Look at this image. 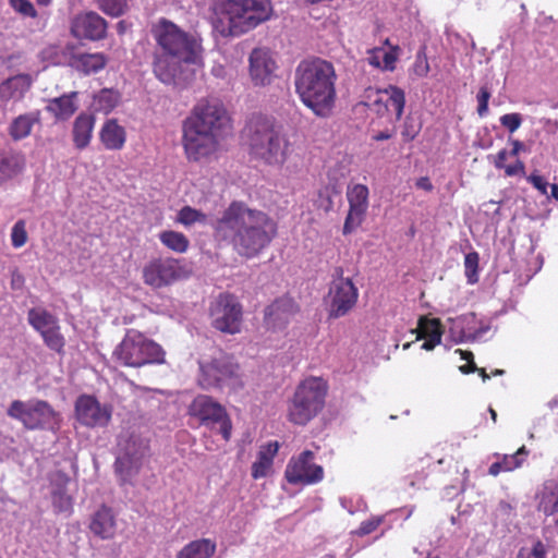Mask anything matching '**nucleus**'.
Wrapping results in <instances>:
<instances>
[{"instance_id": "nucleus-56", "label": "nucleus", "mask_w": 558, "mask_h": 558, "mask_svg": "<svg viewBox=\"0 0 558 558\" xmlns=\"http://www.w3.org/2000/svg\"><path fill=\"white\" fill-rule=\"evenodd\" d=\"M441 340L439 339L438 335H436V338H426V341L422 344V349L426 351L433 350L437 344H439Z\"/></svg>"}, {"instance_id": "nucleus-14", "label": "nucleus", "mask_w": 558, "mask_h": 558, "mask_svg": "<svg viewBox=\"0 0 558 558\" xmlns=\"http://www.w3.org/2000/svg\"><path fill=\"white\" fill-rule=\"evenodd\" d=\"M184 277V270L174 258H155L143 268L144 283L160 289L172 284Z\"/></svg>"}, {"instance_id": "nucleus-43", "label": "nucleus", "mask_w": 558, "mask_h": 558, "mask_svg": "<svg viewBox=\"0 0 558 558\" xmlns=\"http://www.w3.org/2000/svg\"><path fill=\"white\" fill-rule=\"evenodd\" d=\"M11 241L14 247L23 246L27 241V233L24 221H17L11 231Z\"/></svg>"}, {"instance_id": "nucleus-36", "label": "nucleus", "mask_w": 558, "mask_h": 558, "mask_svg": "<svg viewBox=\"0 0 558 558\" xmlns=\"http://www.w3.org/2000/svg\"><path fill=\"white\" fill-rule=\"evenodd\" d=\"M159 239L165 246L177 253H184L189 247L187 238L177 231H163L160 233Z\"/></svg>"}, {"instance_id": "nucleus-28", "label": "nucleus", "mask_w": 558, "mask_h": 558, "mask_svg": "<svg viewBox=\"0 0 558 558\" xmlns=\"http://www.w3.org/2000/svg\"><path fill=\"white\" fill-rule=\"evenodd\" d=\"M69 481V476L61 471H57L52 476V483L56 486L51 493L52 506L58 513H70L72 510L73 500L65 490Z\"/></svg>"}, {"instance_id": "nucleus-50", "label": "nucleus", "mask_w": 558, "mask_h": 558, "mask_svg": "<svg viewBox=\"0 0 558 558\" xmlns=\"http://www.w3.org/2000/svg\"><path fill=\"white\" fill-rule=\"evenodd\" d=\"M380 522H381L380 518H373L371 520L364 521L361 523L356 533L361 536L367 535V534L372 533L373 531H375L378 527V525L380 524Z\"/></svg>"}, {"instance_id": "nucleus-25", "label": "nucleus", "mask_w": 558, "mask_h": 558, "mask_svg": "<svg viewBox=\"0 0 558 558\" xmlns=\"http://www.w3.org/2000/svg\"><path fill=\"white\" fill-rule=\"evenodd\" d=\"M296 311L298 307L292 299H278L265 310V322L270 328H282Z\"/></svg>"}, {"instance_id": "nucleus-41", "label": "nucleus", "mask_w": 558, "mask_h": 558, "mask_svg": "<svg viewBox=\"0 0 558 558\" xmlns=\"http://www.w3.org/2000/svg\"><path fill=\"white\" fill-rule=\"evenodd\" d=\"M97 100L101 110L110 111L117 106L119 95L116 92L104 89L99 93Z\"/></svg>"}, {"instance_id": "nucleus-17", "label": "nucleus", "mask_w": 558, "mask_h": 558, "mask_svg": "<svg viewBox=\"0 0 558 558\" xmlns=\"http://www.w3.org/2000/svg\"><path fill=\"white\" fill-rule=\"evenodd\" d=\"M190 414L197 417L203 424H220V432L226 440L231 434V423L225 409L208 396H197L190 405Z\"/></svg>"}, {"instance_id": "nucleus-2", "label": "nucleus", "mask_w": 558, "mask_h": 558, "mask_svg": "<svg viewBox=\"0 0 558 558\" xmlns=\"http://www.w3.org/2000/svg\"><path fill=\"white\" fill-rule=\"evenodd\" d=\"M157 43L153 71L165 84H173L181 77L183 64L197 63L202 54L199 39L167 19H160L151 27Z\"/></svg>"}, {"instance_id": "nucleus-32", "label": "nucleus", "mask_w": 558, "mask_h": 558, "mask_svg": "<svg viewBox=\"0 0 558 558\" xmlns=\"http://www.w3.org/2000/svg\"><path fill=\"white\" fill-rule=\"evenodd\" d=\"M107 59L102 53H81L73 56L71 65L85 75L96 73L105 68Z\"/></svg>"}, {"instance_id": "nucleus-7", "label": "nucleus", "mask_w": 558, "mask_h": 558, "mask_svg": "<svg viewBox=\"0 0 558 558\" xmlns=\"http://www.w3.org/2000/svg\"><path fill=\"white\" fill-rule=\"evenodd\" d=\"M327 385L319 377H310L296 388L289 407V418L294 424L305 425L324 408Z\"/></svg>"}, {"instance_id": "nucleus-9", "label": "nucleus", "mask_w": 558, "mask_h": 558, "mask_svg": "<svg viewBox=\"0 0 558 558\" xmlns=\"http://www.w3.org/2000/svg\"><path fill=\"white\" fill-rule=\"evenodd\" d=\"M8 416L20 421L27 429L57 430L60 427L61 416L44 400L28 401L14 400L7 410Z\"/></svg>"}, {"instance_id": "nucleus-57", "label": "nucleus", "mask_w": 558, "mask_h": 558, "mask_svg": "<svg viewBox=\"0 0 558 558\" xmlns=\"http://www.w3.org/2000/svg\"><path fill=\"white\" fill-rule=\"evenodd\" d=\"M507 157H508V153L504 149V150H500L498 154H497V157H496V160H495V166L496 168H505V161L507 160Z\"/></svg>"}, {"instance_id": "nucleus-3", "label": "nucleus", "mask_w": 558, "mask_h": 558, "mask_svg": "<svg viewBox=\"0 0 558 558\" xmlns=\"http://www.w3.org/2000/svg\"><path fill=\"white\" fill-rule=\"evenodd\" d=\"M230 130V117L219 100H199L183 125V146L187 158L198 161L215 154Z\"/></svg>"}, {"instance_id": "nucleus-34", "label": "nucleus", "mask_w": 558, "mask_h": 558, "mask_svg": "<svg viewBox=\"0 0 558 558\" xmlns=\"http://www.w3.org/2000/svg\"><path fill=\"white\" fill-rule=\"evenodd\" d=\"M538 511L551 515L558 511V484L548 482L538 494Z\"/></svg>"}, {"instance_id": "nucleus-18", "label": "nucleus", "mask_w": 558, "mask_h": 558, "mask_svg": "<svg viewBox=\"0 0 558 558\" xmlns=\"http://www.w3.org/2000/svg\"><path fill=\"white\" fill-rule=\"evenodd\" d=\"M77 421L87 427H105L111 420V408L102 405L93 397L83 395L75 402Z\"/></svg>"}, {"instance_id": "nucleus-51", "label": "nucleus", "mask_w": 558, "mask_h": 558, "mask_svg": "<svg viewBox=\"0 0 558 558\" xmlns=\"http://www.w3.org/2000/svg\"><path fill=\"white\" fill-rule=\"evenodd\" d=\"M527 181L536 190H538L543 195L547 194L548 183L545 181V179L542 175H539L537 173H532L531 175L527 177Z\"/></svg>"}, {"instance_id": "nucleus-23", "label": "nucleus", "mask_w": 558, "mask_h": 558, "mask_svg": "<svg viewBox=\"0 0 558 558\" xmlns=\"http://www.w3.org/2000/svg\"><path fill=\"white\" fill-rule=\"evenodd\" d=\"M26 168L22 151L0 148V186L21 175Z\"/></svg>"}, {"instance_id": "nucleus-48", "label": "nucleus", "mask_w": 558, "mask_h": 558, "mask_svg": "<svg viewBox=\"0 0 558 558\" xmlns=\"http://www.w3.org/2000/svg\"><path fill=\"white\" fill-rule=\"evenodd\" d=\"M490 98V93L487 87H481L477 94V112L480 117H484L488 112V100Z\"/></svg>"}, {"instance_id": "nucleus-58", "label": "nucleus", "mask_w": 558, "mask_h": 558, "mask_svg": "<svg viewBox=\"0 0 558 558\" xmlns=\"http://www.w3.org/2000/svg\"><path fill=\"white\" fill-rule=\"evenodd\" d=\"M395 62H396V57L392 53L384 52L385 69L392 70Z\"/></svg>"}, {"instance_id": "nucleus-8", "label": "nucleus", "mask_w": 558, "mask_h": 558, "mask_svg": "<svg viewBox=\"0 0 558 558\" xmlns=\"http://www.w3.org/2000/svg\"><path fill=\"white\" fill-rule=\"evenodd\" d=\"M113 355L124 366L141 367L165 363V351L155 341L138 331H129L116 348Z\"/></svg>"}, {"instance_id": "nucleus-63", "label": "nucleus", "mask_w": 558, "mask_h": 558, "mask_svg": "<svg viewBox=\"0 0 558 558\" xmlns=\"http://www.w3.org/2000/svg\"><path fill=\"white\" fill-rule=\"evenodd\" d=\"M550 190H551V197H554L555 199L558 201V185L551 184Z\"/></svg>"}, {"instance_id": "nucleus-62", "label": "nucleus", "mask_w": 558, "mask_h": 558, "mask_svg": "<svg viewBox=\"0 0 558 558\" xmlns=\"http://www.w3.org/2000/svg\"><path fill=\"white\" fill-rule=\"evenodd\" d=\"M23 281V278L20 274L17 272H13L12 275V287L15 288V287H19Z\"/></svg>"}, {"instance_id": "nucleus-64", "label": "nucleus", "mask_w": 558, "mask_h": 558, "mask_svg": "<svg viewBox=\"0 0 558 558\" xmlns=\"http://www.w3.org/2000/svg\"><path fill=\"white\" fill-rule=\"evenodd\" d=\"M476 371H478L480 375L482 376L483 380H486L489 378V375H487V373L485 372L484 368H477Z\"/></svg>"}, {"instance_id": "nucleus-47", "label": "nucleus", "mask_w": 558, "mask_h": 558, "mask_svg": "<svg viewBox=\"0 0 558 558\" xmlns=\"http://www.w3.org/2000/svg\"><path fill=\"white\" fill-rule=\"evenodd\" d=\"M500 123L502 126L507 128L509 132L513 133L520 128L522 117L520 113H507L500 117Z\"/></svg>"}, {"instance_id": "nucleus-38", "label": "nucleus", "mask_w": 558, "mask_h": 558, "mask_svg": "<svg viewBox=\"0 0 558 558\" xmlns=\"http://www.w3.org/2000/svg\"><path fill=\"white\" fill-rule=\"evenodd\" d=\"M478 260L480 256L476 252H471L464 257V268L468 282L474 284L478 281Z\"/></svg>"}, {"instance_id": "nucleus-31", "label": "nucleus", "mask_w": 558, "mask_h": 558, "mask_svg": "<svg viewBox=\"0 0 558 558\" xmlns=\"http://www.w3.org/2000/svg\"><path fill=\"white\" fill-rule=\"evenodd\" d=\"M40 114L38 111L27 112L20 114L9 125V134L13 141H21L27 137L34 124L38 123Z\"/></svg>"}, {"instance_id": "nucleus-30", "label": "nucleus", "mask_w": 558, "mask_h": 558, "mask_svg": "<svg viewBox=\"0 0 558 558\" xmlns=\"http://www.w3.org/2000/svg\"><path fill=\"white\" fill-rule=\"evenodd\" d=\"M76 93L65 94L48 100L46 110L58 120H68L77 110L74 101Z\"/></svg>"}, {"instance_id": "nucleus-37", "label": "nucleus", "mask_w": 558, "mask_h": 558, "mask_svg": "<svg viewBox=\"0 0 558 558\" xmlns=\"http://www.w3.org/2000/svg\"><path fill=\"white\" fill-rule=\"evenodd\" d=\"M178 221L184 226H192L194 223L205 225L207 222V216L190 206H184L178 214Z\"/></svg>"}, {"instance_id": "nucleus-39", "label": "nucleus", "mask_w": 558, "mask_h": 558, "mask_svg": "<svg viewBox=\"0 0 558 558\" xmlns=\"http://www.w3.org/2000/svg\"><path fill=\"white\" fill-rule=\"evenodd\" d=\"M100 9L112 16H119L126 7L125 0H98Z\"/></svg>"}, {"instance_id": "nucleus-52", "label": "nucleus", "mask_w": 558, "mask_h": 558, "mask_svg": "<svg viewBox=\"0 0 558 558\" xmlns=\"http://www.w3.org/2000/svg\"><path fill=\"white\" fill-rule=\"evenodd\" d=\"M278 449H279V445L277 441L269 442L267 446L262 447V449L258 452V456L265 457L266 459L269 460V462L272 463V460H274L275 456L277 454Z\"/></svg>"}, {"instance_id": "nucleus-29", "label": "nucleus", "mask_w": 558, "mask_h": 558, "mask_svg": "<svg viewBox=\"0 0 558 558\" xmlns=\"http://www.w3.org/2000/svg\"><path fill=\"white\" fill-rule=\"evenodd\" d=\"M94 126L95 117L93 114L81 113L75 118L72 128V140L75 148L82 150L89 145Z\"/></svg>"}, {"instance_id": "nucleus-46", "label": "nucleus", "mask_w": 558, "mask_h": 558, "mask_svg": "<svg viewBox=\"0 0 558 558\" xmlns=\"http://www.w3.org/2000/svg\"><path fill=\"white\" fill-rule=\"evenodd\" d=\"M517 558H546V547L542 542H535L531 549L522 548Z\"/></svg>"}, {"instance_id": "nucleus-16", "label": "nucleus", "mask_w": 558, "mask_h": 558, "mask_svg": "<svg viewBox=\"0 0 558 558\" xmlns=\"http://www.w3.org/2000/svg\"><path fill=\"white\" fill-rule=\"evenodd\" d=\"M313 460L314 453L311 450H305L299 457L292 458L284 471L286 480L294 485H310L320 482L324 477V470Z\"/></svg>"}, {"instance_id": "nucleus-26", "label": "nucleus", "mask_w": 558, "mask_h": 558, "mask_svg": "<svg viewBox=\"0 0 558 558\" xmlns=\"http://www.w3.org/2000/svg\"><path fill=\"white\" fill-rule=\"evenodd\" d=\"M99 140L106 149L121 150L126 142V131L116 119H109L99 131Z\"/></svg>"}, {"instance_id": "nucleus-15", "label": "nucleus", "mask_w": 558, "mask_h": 558, "mask_svg": "<svg viewBox=\"0 0 558 558\" xmlns=\"http://www.w3.org/2000/svg\"><path fill=\"white\" fill-rule=\"evenodd\" d=\"M29 325L40 333L45 344L59 354L63 353L65 339L60 332L56 316L44 308H31L27 314Z\"/></svg>"}, {"instance_id": "nucleus-54", "label": "nucleus", "mask_w": 558, "mask_h": 558, "mask_svg": "<svg viewBox=\"0 0 558 558\" xmlns=\"http://www.w3.org/2000/svg\"><path fill=\"white\" fill-rule=\"evenodd\" d=\"M488 330V327H482L480 329H477L475 332L473 333H469V335H463L461 338H460V341H474L476 339H478L484 332H486Z\"/></svg>"}, {"instance_id": "nucleus-13", "label": "nucleus", "mask_w": 558, "mask_h": 558, "mask_svg": "<svg viewBox=\"0 0 558 558\" xmlns=\"http://www.w3.org/2000/svg\"><path fill=\"white\" fill-rule=\"evenodd\" d=\"M339 277L333 279L328 293L329 317L339 318L347 315L356 304L359 291L348 278H342V270H337Z\"/></svg>"}, {"instance_id": "nucleus-19", "label": "nucleus", "mask_w": 558, "mask_h": 558, "mask_svg": "<svg viewBox=\"0 0 558 558\" xmlns=\"http://www.w3.org/2000/svg\"><path fill=\"white\" fill-rule=\"evenodd\" d=\"M347 198L349 213L343 225V234L353 232L360 227L368 208V189L364 184L348 186Z\"/></svg>"}, {"instance_id": "nucleus-45", "label": "nucleus", "mask_w": 558, "mask_h": 558, "mask_svg": "<svg viewBox=\"0 0 558 558\" xmlns=\"http://www.w3.org/2000/svg\"><path fill=\"white\" fill-rule=\"evenodd\" d=\"M271 465L272 463L269 462L268 459L258 456L257 460L252 465V476L254 478L265 477L268 474Z\"/></svg>"}, {"instance_id": "nucleus-44", "label": "nucleus", "mask_w": 558, "mask_h": 558, "mask_svg": "<svg viewBox=\"0 0 558 558\" xmlns=\"http://www.w3.org/2000/svg\"><path fill=\"white\" fill-rule=\"evenodd\" d=\"M521 454H526V449L524 446L519 448L514 454L504 456L502 460L499 461L504 468V471L509 472L519 468L522 463V460L519 458Z\"/></svg>"}, {"instance_id": "nucleus-22", "label": "nucleus", "mask_w": 558, "mask_h": 558, "mask_svg": "<svg viewBox=\"0 0 558 558\" xmlns=\"http://www.w3.org/2000/svg\"><path fill=\"white\" fill-rule=\"evenodd\" d=\"M34 78L31 74L20 73L8 77L0 83V101L17 102L31 89Z\"/></svg>"}, {"instance_id": "nucleus-10", "label": "nucleus", "mask_w": 558, "mask_h": 558, "mask_svg": "<svg viewBox=\"0 0 558 558\" xmlns=\"http://www.w3.org/2000/svg\"><path fill=\"white\" fill-rule=\"evenodd\" d=\"M199 368L198 383L204 389L240 385L239 365L231 356L221 355L208 363H201Z\"/></svg>"}, {"instance_id": "nucleus-40", "label": "nucleus", "mask_w": 558, "mask_h": 558, "mask_svg": "<svg viewBox=\"0 0 558 558\" xmlns=\"http://www.w3.org/2000/svg\"><path fill=\"white\" fill-rule=\"evenodd\" d=\"M421 123L412 117H407L403 123L401 135L405 142L413 141L421 131Z\"/></svg>"}, {"instance_id": "nucleus-59", "label": "nucleus", "mask_w": 558, "mask_h": 558, "mask_svg": "<svg viewBox=\"0 0 558 558\" xmlns=\"http://www.w3.org/2000/svg\"><path fill=\"white\" fill-rule=\"evenodd\" d=\"M500 472H505L501 463L499 461L493 463L489 466L488 473L493 476H497Z\"/></svg>"}, {"instance_id": "nucleus-20", "label": "nucleus", "mask_w": 558, "mask_h": 558, "mask_svg": "<svg viewBox=\"0 0 558 558\" xmlns=\"http://www.w3.org/2000/svg\"><path fill=\"white\" fill-rule=\"evenodd\" d=\"M71 32L76 38L100 40L107 34V22L96 12H85L74 17Z\"/></svg>"}, {"instance_id": "nucleus-61", "label": "nucleus", "mask_w": 558, "mask_h": 558, "mask_svg": "<svg viewBox=\"0 0 558 558\" xmlns=\"http://www.w3.org/2000/svg\"><path fill=\"white\" fill-rule=\"evenodd\" d=\"M392 134L388 131H383V132H379L377 133L376 135H374V140L375 141H386V140H389L391 138Z\"/></svg>"}, {"instance_id": "nucleus-5", "label": "nucleus", "mask_w": 558, "mask_h": 558, "mask_svg": "<svg viewBox=\"0 0 558 558\" xmlns=\"http://www.w3.org/2000/svg\"><path fill=\"white\" fill-rule=\"evenodd\" d=\"M210 22L221 36H239L268 21L270 0H213Z\"/></svg>"}, {"instance_id": "nucleus-33", "label": "nucleus", "mask_w": 558, "mask_h": 558, "mask_svg": "<svg viewBox=\"0 0 558 558\" xmlns=\"http://www.w3.org/2000/svg\"><path fill=\"white\" fill-rule=\"evenodd\" d=\"M216 551V543L209 538H201L186 544L177 558H210Z\"/></svg>"}, {"instance_id": "nucleus-11", "label": "nucleus", "mask_w": 558, "mask_h": 558, "mask_svg": "<svg viewBox=\"0 0 558 558\" xmlns=\"http://www.w3.org/2000/svg\"><path fill=\"white\" fill-rule=\"evenodd\" d=\"M209 315L213 327L221 332L234 335L241 329L242 306L232 294H220L211 303Z\"/></svg>"}, {"instance_id": "nucleus-55", "label": "nucleus", "mask_w": 558, "mask_h": 558, "mask_svg": "<svg viewBox=\"0 0 558 558\" xmlns=\"http://www.w3.org/2000/svg\"><path fill=\"white\" fill-rule=\"evenodd\" d=\"M416 187L421 189V190H424V191H432L433 190V184L432 182L429 181V179L427 177H422L420 178L416 183H415Z\"/></svg>"}, {"instance_id": "nucleus-12", "label": "nucleus", "mask_w": 558, "mask_h": 558, "mask_svg": "<svg viewBox=\"0 0 558 558\" xmlns=\"http://www.w3.org/2000/svg\"><path fill=\"white\" fill-rule=\"evenodd\" d=\"M120 453L116 460V471L123 482H128L140 471L147 452V442L140 436L130 435L119 441Z\"/></svg>"}, {"instance_id": "nucleus-42", "label": "nucleus", "mask_w": 558, "mask_h": 558, "mask_svg": "<svg viewBox=\"0 0 558 558\" xmlns=\"http://www.w3.org/2000/svg\"><path fill=\"white\" fill-rule=\"evenodd\" d=\"M12 9L26 17H36L37 11L34 4L29 0H10Z\"/></svg>"}, {"instance_id": "nucleus-6", "label": "nucleus", "mask_w": 558, "mask_h": 558, "mask_svg": "<svg viewBox=\"0 0 558 558\" xmlns=\"http://www.w3.org/2000/svg\"><path fill=\"white\" fill-rule=\"evenodd\" d=\"M243 140L250 155L267 165H282L292 151V145L282 126L272 118L253 116L243 130Z\"/></svg>"}, {"instance_id": "nucleus-35", "label": "nucleus", "mask_w": 558, "mask_h": 558, "mask_svg": "<svg viewBox=\"0 0 558 558\" xmlns=\"http://www.w3.org/2000/svg\"><path fill=\"white\" fill-rule=\"evenodd\" d=\"M413 333H416V340L422 338H436L438 335L441 340L442 329L440 320L437 318H427L425 316H421L418 318L417 329L412 330Z\"/></svg>"}, {"instance_id": "nucleus-1", "label": "nucleus", "mask_w": 558, "mask_h": 558, "mask_svg": "<svg viewBox=\"0 0 558 558\" xmlns=\"http://www.w3.org/2000/svg\"><path fill=\"white\" fill-rule=\"evenodd\" d=\"M216 235L241 256L253 257L276 235L277 227L267 214L244 203L232 202L214 225Z\"/></svg>"}, {"instance_id": "nucleus-24", "label": "nucleus", "mask_w": 558, "mask_h": 558, "mask_svg": "<svg viewBox=\"0 0 558 558\" xmlns=\"http://www.w3.org/2000/svg\"><path fill=\"white\" fill-rule=\"evenodd\" d=\"M405 105L404 92L393 85L384 90L377 92V98L373 101V107L378 114H384L390 107L396 111V119L400 120Z\"/></svg>"}, {"instance_id": "nucleus-60", "label": "nucleus", "mask_w": 558, "mask_h": 558, "mask_svg": "<svg viewBox=\"0 0 558 558\" xmlns=\"http://www.w3.org/2000/svg\"><path fill=\"white\" fill-rule=\"evenodd\" d=\"M512 150L510 151V155L511 156H517L523 148H524V145L520 142V141H512Z\"/></svg>"}, {"instance_id": "nucleus-27", "label": "nucleus", "mask_w": 558, "mask_h": 558, "mask_svg": "<svg viewBox=\"0 0 558 558\" xmlns=\"http://www.w3.org/2000/svg\"><path fill=\"white\" fill-rule=\"evenodd\" d=\"M90 531L102 539H110L116 534L117 523L112 510L102 506L97 510L89 523Z\"/></svg>"}, {"instance_id": "nucleus-49", "label": "nucleus", "mask_w": 558, "mask_h": 558, "mask_svg": "<svg viewBox=\"0 0 558 558\" xmlns=\"http://www.w3.org/2000/svg\"><path fill=\"white\" fill-rule=\"evenodd\" d=\"M457 353L461 355L462 360L469 362L468 365L460 366V371L464 374L473 373L477 369L475 363L473 362V353L470 351H463L461 349L456 350Z\"/></svg>"}, {"instance_id": "nucleus-4", "label": "nucleus", "mask_w": 558, "mask_h": 558, "mask_svg": "<svg viewBox=\"0 0 558 558\" xmlns=\"http://www.w3.org/2000/svg\"><path fill=\"white\" fill-rule=\"evenodd\" d=\"M336 72L333 65L323 59L302 61L295 70V90L302 102L316 116L328 117L335 106Z\"/></svg>"}, {"instance_id": "nucleus-21", "label": "nucleus", "mask_w": 558, "mask_h": 558, "mask_svg": "<svg viewBox=\"0 0 558 558\" xmlns=\"http://www.w3.org/2000/svg\"><path fill=\"white\" fill-rule=\"evenodd\" d=\"M276 69L277 64L269 49H253L250 54V75L255 85L270 84Z\"/></svg>"}, {"instance_id": "nucleus-53", "label": "nucleus", "mask_w": 558, "mask_h": 558, "mask_svg": "<svg viewBox=\"0 0 558 558\" xmlns=\"http://www.w3.org/2000/svg\"><path fill=\"white\" fill-rule=\"evenodd\" d=\"M524 163L520 160H518L514 165H509L505 167V172L508 177L524 174Z\"/></svg>"}]
</instances>
